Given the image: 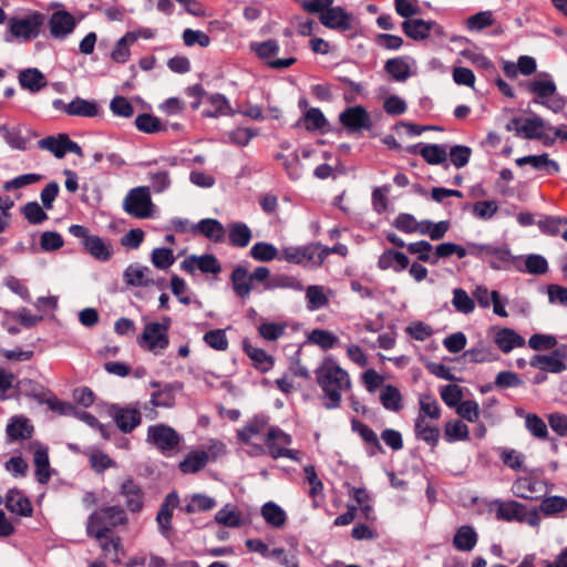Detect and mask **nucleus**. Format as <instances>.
I'll return each instance as SVG.
<instances>
[{
    "label": "nucleus",
    "instance_id": "28",
    "mask_svg": "<svg viewBox=\"0 0 567 567\" xmlns=\"http://www.w3.org/2000/svg\"><path fill=\"white\" fill-rule=\"evenodd\" d=\"M557 354L558 351H555L554 354H535L529 364L543 372L561 373L566 370V364L561 359L555 357Z\"/></svg>",
    "mask_w": 567,
    "mask_h": 567
},
{
    "label": "nucleus",
    "instance_id": "34",
    "mask_svg": "<svg viewBox=\"0 0 567 567\" xmlns=\"http://www.w3.org/2000/svg\"><path fill=\"white\" fill-rule=\"evenodd\" d=\"M477 544V534L470 525L461 526L453 537V546L460 551H470Z\"/></svg>",
    "mask_w": 567,
    "mask_h": 567
},
{
    "label": "nucleus",
    "instance_id": "5",
    "mask_svg": "<svg viewBox=\"0 0 567 567\" xmlns=\"http://www.w3.org/2000/svg\"><path fill=\"white\" fill-rule=\"evenodd\" d=\"M292 443L290 434L286 433L278 426H270L265 437V445L268 450L269 455L274 460L286 457L292 461H300V451L290 450L289 446Z\"/></svg>",
    "mask_w": 567,
    "mask_h": 567
},
{
    "label": "nucleus",
    "instance_id": "27",
    "mask_svg": "<svg viewBox=\"0 0 567 567\" xmlns=\"http://www.w3.org/2000/svg\"><path fill=\"white\" fill-rule=\"evenodd\" d=\"M194 233H199L214 243H221L225 239V228L223 224L215 218H205L193 226Z\"/></svg>",
    "mask_w": 567,
    "mask_h": 567
},
{
    "label": "nucleus",
    "instance_id": "35",
    "mask_svg": "<svg viewBox=\"0 0 567 567\" xmlns=\"http://www.w3.org/2000/svg\"><path fill=\"white\" fill-rule=\"evenodd\" d=\"M252 238L251 229L243 221L229 225L228 239L233 247L245 248Z\"/></svg>",
    "mask_w": 567,
    "mask_h": 567
},
{
    "label": "nucleus",
    "instance_id": "17",
    "mask_svg": "<svg viewBox=\"0 0 567 567\" xmlns=\"http://www.w3.org/2000/svg\"><path fill=\"white\" fill-rule=\"evenodd\" d=\"M74 17L64 10L55 11L49 19L50 34L54 39H65L75 29Z\"/></svg>",
    "mask_w": 567,
    "mask_h": 567
},
{
    "label": "nucleus",
    "instance_id": "54",
    "mask_svg": "<svg viewBox=\"0 0 567 567\" xmlns=\"http://www.w3.org/2000/svg\"><path fill=\"white\" fill-rule=\"evenodd\" d=\"M135 126L138 131L147 134H154L164 130L159 118L148 113L137 115Z\"/></svg>",
    "mask_w": 567,
    "mask_h": 567
},
{
    "label": "nucleus",
    "instance_id": "7",
    "mask_svg": "<svg viewBox=\"0 0 567 567\" xmlns=\"http://www.w3.org/2000/svg\"><path fill=\"white\" fill-rule=\"evenodd\" d=\"M69 233L76 238H81L85 250L95 259L107 261L112 257V246L106 244L101 237L90 235L86 227L76 224L71 225Z\"/></svg>",
    "mask_w": 567,
    "mask_h": 567
},
{
    "label": "nucleus",
    "instance_id": "38",
    "mask_svg": "<svg viewBox=\"0 0 567 567\" xmlns=\"http://www.w3.org/2000/svg\"><path fill=\"white\" fill-rule=\"evenodd\" d=\"M268 424V417L265 415H256L244 427L237 431V437L244 443H249L250 440L261 433Z\"/></svg>",
    "mask_w": 567,
    "mask_h": 567
},
{
    "label": "nucleus",
    "instance_id": "63",
    "mask_svg": "<svg viewBox=\"0 0 567 567\" xmlns=\"http://www.w3.org/2000/svg\"><path fill=\"white\" fill-rule=\"evenodd\" d=\"M215 506L216 501L213 497L204 494H195L186 505L185 511L187 513L207 512L213 509Z\"/></svg>",
    "mask_w": 567,
    "mask_h": 567
},
{
    "label": "nucleus",
    "instance_id": "61",
    "mask_svg": "<svg viewBox=\"0 0 567 567\" xmlns=\"http://www.w3.org/2000/svg\"><path fill=\"white\" fill-rule=\"evenodd\" d=\"M561 225H567V218L557 216H545L537 221V226L545 235L557 236L560 234Z\"/></svg>",
    "mask_w": 567,
    "mask_h": 567
},
{
    "label": "nucleus",
    "instance_id": "11",
    "mask_svg": "<svg viewBox=\"0 0 567 567\" xmlns=\"http://www.w3.org/2000/svg\"><path fill=\"white\" fill-rule=\"evenodd\" d=\"M279 49L277 40L274 39L250 43V50L255 52L260 60L266 61V64L271 69H287L297 62L296 58L276 59L270 61L269 59L276 55L279 52Z\"/></svg>",
    "mask_w": 567,
    "mask_h": 567
},
{
    "label": "nucleus",
    "instance_id": "23",
    "mask_svg": "<svg viewBox=\"0 0 567 567\" xmlns=\"http://www.w3.org/2000/svg\"><path fill=\"white\" fill-rule=\"evenodd\" d=\"M33 463L35 466V476L40 484H47L51 478V468L48 447L39 442H34Z\"/></svg>",
    "mask_w": 567,
    "mask_h": 567
},
{
    "label": "nucleus",
    "instance_id": "46",
    "mask_svg": "<svg viewBox=\"0 0 567 567\" xmlns=\"http://www.w3.org/2000/svg\"><path fill=\"white\" fill-rule=\"evenodd\" d=\"M136 42V37L132 33H125L115 44L111 58L116 63H125L130 55V45Z\"/></svg>",
    "mask_w": 567,
    "mask_h": 567
},
{
    "label": "nucleus",
    "instance_id": "18",
    "mask_svg": "<svg viewBox=\"0 0 567 567\" xmlns=\"http://www.w3.org/2000/svg\"><path fill=\"white\" fill-rule=\"evenodd\" d=\"M402 30L405 35L412 40L421 41L430 37L431 32H441L442 27L434 21H425L423 19H408L402 23Z\"/></svg>",
    "mask_w": 567,
    "mask_h": 567
},
{
    "label": "nucleus",
    "instance_id": "14",
    "mask_svg": "<svg viewBox=\"0 0 567 567\" xmlns=\"http://www.w3.org/2000/svg\"><path fill=\"white\" fill-rule=\"evenodd\" d=\"M319 21L326 28L338 30L341 32L349 31L353 28L352 14L348 13L341 7L330 6L327 10H324V12H322V14H320Z\"/></svg>",
    "mask_w": 567,
    "mask_h": 567
},
{
    "label": "nucleus",
    "instance_id": "58",
    "mask_svg": "<svg viewBox=\"0 0 567 567\" xmlns=\"http://www.w3.org/2000/svg\"><path fill=\"white\" fill-rule=\"evenodd\" d=\"M305 126L307 131H322L328 121L322 111L318 107H311L303 114Z\"/></svg>",
    "mask_w": 567,
    "mask_h": 567
},
{
    "label": "nucleus",
    "instance_id": "57",
    "mask_svg": "<svg viewBox=\"0 0 567 567\" xmlns=\"http://www.w3.org/2000/svg\"><path fill=\"white\" fill-rule=\"evenodd\" d=\"M452 305L458 312L464 315L472 313L475 309L474 300L462 288H455L453 290Z\"/></svg>",
    "mask_w": 567,
    "mask_h": 567
},
{
    "label": "nucleus",
    "instance_id": "4",
    "mask_svg": "<svg viewBox=\"0 0 567 567\" xmlns=\"http://www.w3.org/2000/svg\"><path fill=\"white\" fill-rule=\"evenodd\" d=\"M44 22L45 16L34 11L21 18H10L8 20V31L12 38L27 42L39 37Z\"/></svg>",
    "mask_w": 567,
    "mask_h": 567
},
{
    "label": "nucleus",
    "instance_id": "8",
    "mask_svg": "<svg viewBox=\"0 0 567 567\" xmlns=\"http://www.w3.org/2000/svg\"><path fill=\"white\" fill-rule=\"evenodd\" d=\"M181 441V435L169 425L156 424L147 429V442L153 444L163 455L175 451Z\"/></svg>",
    "mask_w": 567,
    "mask_h": 567
},
{
    "label": "nucleus",
    "instance_id": "32",
    "mask_svg": "<svg viewBox=\"0 0 567 567\" xmlns=\"http://www.w3.org/2000/svg\"><path fill=\"white\" fill-rule=\"evenodd\" d=\"M151 269L145 266L130 265L124 271V281L133 287H147L154 284V280L148 277Z\"/></svg>",
    "mask_w": 567,
    "mask_h": 567
},
{
    "label": "nucleus",
    "instance_id": "64",
    "mask_svg": "<svg viewBox=\"0 0 567 567\" xmlns=\"http://www.w3.org/2000/svg\"><path fill=\"white\" fill-rule=\"evenodd\" d=\"M309 341L318 344L323 350L332 349L338 342V338L327 330L315 329L308 337Z\"/></svg>",
    "mask_w": 567,
    "mask_h": 567
},
{
    "label": "nucleus",
    "instance_id": "22",
    "mask_svg": "<svg viewBox=\"0 0 567 567\" xmlns=\"http://www.w3.org/2000/svg\"><path fill=\"white\" fill-rule=\"evenodd\" d=\"M496 518L504 522H519L525 520V505L516 501H495Z\"/></svg>",
    "mask_w": 567,
    "mask_h": 567
},
{
    "label": "nucleus",
    "instance_id": "52",
    "mask_svg": "<svg viewBox=\"0 0 567 567\" xmlns=\"http://www.w3.org/2000/svg\"><path fill=\"white\" fill-rule=\"evenodd\" d=\"M307 308L311 311L323 308L328 305L329 299L323 292L321 286H309L306 291Z\"/></svg>",
    "mask_w": 567,
    "mask_h": 567
},
{
    "label": "nucleus",
    "instance_id": "53",
    "mask_svg": "<svg viewBox=\"0 0 567 567\" xmlns=\"http://www.w3.org/2000/svg\"><path fill=\"white\" fill-rule=\"evenodd\" d=\"M537 485L538 482L530 477H519L513 484V492L519 498L533 499L537 492Z\"/></svg>",
    "mask_w": 567,
    "mask_h": 567
},
{
    "label": "nucleus",
    "instance_id": "50",
    "mask_svg": "<svg viewBox=\"0 0 567 567\" xmlns=\"http://www.w3.org/2000/svg\"><path fill=\"white\" fill-rule=\"evenodd\" d=\"M44 209L38 202H28L20 208L21 214L32 225H40L49 218Z\"/></svg>",
    "mask_w": 567,
    "mask_h": 567
},
{
    "label": "nucleus",
    "instance_id": "49",
    "mask_svg": "<svg viewBox=\"0 0 567 567\" xmlns=\"http://www.w3.org/2000/svg\"><path fill=\"white\" fill-rule=\"evenodd\" d=\"M545 128V121L540 116L535 115L523 121L519 132H522V137L524 138L536 140L537 137H543L540 132Z\"/></svg>",
    "mask_w": 567,
    "mask_h": 567
},
{
    "label": "nucleus",
    "instance_id": "30",
    "mask_svg": "<svg viewBox=\"0 0 567 567\" xmlns=\"http://www.w3.org/2000/svg\"><path fill=\"white\" fill-rule=\"evenodd\" d=\"M209 460L206 451H190L183 461L179 462L178 468L184 474H194L203 470Z\"/></svg>",
    "mask_w": 567,
    "mask_h": 567
},
{
    "label": "nucleus",
    "instance_id": "41",
    "mask_svg": "<svg viewBox=\"0 0 567 567\" xmlns=\"http://www.w3.org/2000/svg\"><path fill=\"white\" fill-rule=\"evenodd\" d=\"M419 154L430 165H440L446 162V147L441 144H424Z\"/></svg>",
    "mask_w": 567,
    "mask_h": 567
},
{
    "label": "nucleus",
    "instance_id": "47",
    "mask_svg": "<svg viewBox=\"0 0 567 567\" xmlns=\"http://www.w3.org/2000/svg\"><path fill=\"white\" fill-rule=\"evenodd\" d=\"M385 71L399 82L405 81L410 75V65L403 58L389 59L384 65Z\"/></svg>",
    "mask_w": 567,
    "mask_h": 567
},
{
    "label": "nucleus",
    "instance_id": "29",
    "mask_svg": "<svg viewBox=\"0 0 567 567\" xmlns=\"http://www.w3.org/2000/svg\"><path fill=\"white\" fill-rule=\"evenodd\" d=\"M230 280L233 289L238 297L245 298L250 295L252 289V280L247 268L244 266L235 267L231 272Z\"/></svg>",
    "mask_w": 567,
    "mask_h": 567
},
{
    "label": "nucleus",
    "instance_id": "2",
    "mask_svg": "<svg viewBox=\"0 0 567 567\" xmlns=\"http://www.w3.org/2000/svg\"><path fill=\"white\" fill-rule=\"evenodd\" d=\"M127 523V516L118 505L105 506L93 512L86 520V534L103 539L115 527Z\"/></svg>",
    "mask_w": 567,
    "mask_h": 567
},
{
    "label": "nucleus",
    "instance_id": "42",
    "mask_svg": "<svg viewBox=\"0 0 567 567\" xmlns=\"http://www.w3.org/2000/svg\"><path fill=\"white\" fill-rule=\"evenodd\" d=\"M244 349L246 354L252 360L254 367L257 370L267 372L272 368L274 360L265 350L250 344H245Z\"/></svg>",
    "mask_w": 567,
    "mask_h": 567
},
{
    "label": "nucleus",
    "instance_id": "45",
    "mask_svg": "<svg viewBox=\"0 0 567 567\" xmlns=\"http://www.w3.org/2000/svg\"><path fill=\"white\" fill-rule=\"evenodd\" d=\"M0 135L12 148L20 151H25L28 148L29 140L22 135L20 127L0 125Z\"/></svg>",
    "mask_w": 567,
    "mask_h": 567
},
{
    "label": "nucleus",
    "instance_id": "20",
    "mask_svg": "<svg viewBox=\"0 0 567 567\" xmlns=\"http://www.w3.org/2000/svg\"><path fill=\"white\" fill-rule=\"evenodd\" d=\"M6 432L10 442L22 441L32 437L34 427L28 417L16 415L10 419Z\"/></svg>",
    "mask_w": 567,
    "mask_h": 567
},
{
    "label": "nucleus",
    "instance_id": "24",
    "mask_svg": "<svg viewBox=\"0 0 567 567\" xmlns=\"http://www.w3.org/2000/svg\"><path fill=\"white\" fill-rule=\"evenodd\" d=\"M4 505L8 511L20 516L30 517L33 513L30 499L18 488L8 492Z\"/></svg>",
    "mask_w": 567,
    "mask_h": 567
},
{
    "label": "nucleus",
    "instance_id": "44",
    "mask_svg": "<svg viewBox=\"0 0 567 567\" xmlns=\"http://www.w3.org/2000/svg\"><path fill=\"white\" fill-rule=\"evenodd\" d=\"M249 255L257 261L268 262L274 259L279 260L280 252L274 245L266 241H258L250 248Z\"/></svg>",
    "mask_w": 567,
    "mask_h": 567
},
{
    "label": "nucleus",
    "instance_id": "31",
    "mask_svg": "<svg viewBox=\"0 0 567 567\" xmlns=\"http://www.w3.org/2000/svg\"><path fill=\"white\" fill-rule=\"evenodd\" d=\"M414 433L417 440L435 447L440 441V430L437 426L430 425L424 415H417L414 422Z\"/></svg>",
    "mask_w": 567,
    "mask_h": 567
},
{
    "label": "nucleus",
    "instance_id": "26",
    "mask_svg": "<svg viewBox=\"0 0 567 567\" xmlns=\"http://www.w3.org/2000/svg\"><path fill=\"white\" fill-rule=\"evenodd\" d=\"M18 80L20 86L31 93H37L48 85L45 75L37 68L20 71Z\"/></svg>",
    "mask_w": 567,
    "mask_h": 567
},
{
    "label": "nucleus",
    "instance_id": "10",
    "mask_svg": "<svg viewBox=\"0 0 567 567\" xmlns=\"http://www.w3.org/2000/svg\"><path fill=\"white\" fill-rule=\"evenodd\" d=\"M339 122L349 134H358L372 128L370 115L362 105L344 109L339 114Z\"/></svg>",
    "mask_w": 567,
    "mask_h": 567
},
{
    "label": "nucleus",
    "instance_id": "16",
    "mask_svg": "<svg viewBox=\"0 0 567 567\" xmlns=\"http://www.w3.org/2000/svg\"><path fill=\"white\" fill-rule=\"evenodd\" d=\"M19 385V389L22 393H24L25 395L28 396H31L33 399H35L38 402H45L49 408L53 411H59L61 413H64V409L66 408V404L59 401L56 398H49V399H45V390L44 388L30 380V379H24V380H21L19 381L18 383Z\"/></svg>",
    "mask_w": 567,
    "mask_h": 567
},
{
    "label": "nucleus",
    "instance_id": "55",
    "mask_svg": "<svg viewBox=\"0 0 567 567\" xmlns=\"http://www.w3.org/2000/svg\"><path fill=\"white\" fill-rule=\"evenodd\" d=\"M548 271V262L542 255H527L523 264V271L530 275H544Z\"/></svg>",
    "mask_w": 567,
    "mask_h": 567
},
{
    "label": "nucleus",
    "instance_id": "48",
    "mask_svg": "<svg viewBox=\"0 0 567 567\" xmlns=\"http://www.w3.org/2000/svg\"><path fill=\"white\" fill-rule=\"evenodd\" d=\"M529 93L535 94L542 101L549 99L556 93V84L551 79L548 80H533L527 84Z\"/></svg>",
    "mask_w": 567,
    "mask_h": 567
},
{
    "label": "nucleus",
    "instance_id": "1",
    "mask_svg": "<svg viewBox=\"0 0 567 567\" xmlns=\"http://www.w3.org/2000/svg\"><path fill=\"white\" fill-rule=\"evenodd\" d=\"M317 382L328 402L324 406L329 410L337 409L341 403V393L351 386L349 374L339 367L332 359H327L316 369Z\"/></svg>",
    "mask_w": 567,
    "mask_h": 567
},
{
    "label": "nucleus",
    "instance_id": "19",
    "mask_svg": "<svg viewBox=\"0 0 567 567\" xmlns=\"http://www.w3.org/2000/svg\"><path fill=\"white\" fill-rule=\"evenodd\" d=\"M178 505V496L175 492L169 493L162 503L156 522L162 536L169 538L172 530L173 511Z\"/></svg>",
    "mask_w": 567,
    "mask_h": 567
},
{
    "label": "nucleus",
    "instance_id": "21",
    "mask_svg": "<svg viewBox=\"0 0 567 567\" xmlns=\"http://www.w3.org/2000/svg\"><path fill=\"white\" fill-rule=\"evenodd\" d=\"M409 257L394 249H385L378 259V267L381 270L392 269L394 272H402L409 268Z\"/></svg>",
    "mask_w": 567,
    "mask_h": 567
},
{
    "label": "nucleus",
    "instance_id": "56",
    "mask_svg": "<svg viewBox=\"0 0 567 567\" xmlns=\"http://www.w3.org/2000/svg\"><path fill=\"white\" fill-rule=\"evenodd\" d=\"M420 403V413L419 415H424V420L426 417L439 420L441 416V409L437 400L431 394H422L419 399Z\"/></svg>",
    "mask_w": 567,
    "mask_h": 567
},
{
    "label": "nucleus",
    "instance_id": "25",
    "mask_svg": "<svg viewBox=\"0 0 567 567\" xmlns=\"http://www.w3.org/2000/svg\"><path fill=\"white\" fill-rule=\"evenodd\" d=\"M352 430L358 433L362 441L369 446L368 454L375 456L378 453H384L377 433L367 424L353 419L351 422Z\"/></svg>",
    "mask_w": 567,
    "mask_h": 567
},
{
    "label": "nucleus",
    "instance_id": "36",
    "mask_svg": "<svg viewBox=\"0 0 567 567\" xmlns=\"http://www.w3.org/2000/svg\"><path fill=\"white\" fill-rule=\"evenodd\" d=\"M99 114V105L94 101L76 96L68 104V115L94 117Z\"/></svg>",
    "mask_w": 567,
    "mask_h": 567
},
{
    "label": "nucleus",
    "instance_id": "60",
    "mask_svg": "<svg viewBox=\"0 0 567 567\" xmlns=\"http://www.w3.org/2000/svg\"><path fill=\"white\" fill-rule=\"evenodd\" d=\"M567 508V499L563 496H549L542 501L539 511L545 516H553Z\"/></svg>",
    "mask_w": 567,
    "mask_h": 567
},
{
    "label": "nucleus",
    "instance_id": "59",
    "mask_svg": "<svg viewBox=\"0 0 567 567\" xmlns=\"http://www.w3.org/2000/svg\"><path fill=\"white\" fill-rule=\"evenodd\" d=\"M267 289L286 288L296 291H302V282L293 276L278 275L272 277L266 285Z\"/></svg>",
    "mask_w": 567,
    "mask_h": 567
},
{
    "label": "nucleus",
    "instance_id": "6",
    "mask_svg": "<svg viewBox=\"0 0 567 567\" xmlns=\"http://www.w3.org/2000/svg\"><path fill=\"white\" fill-rule=\"evenodd\" d=\"M320 243H310L305 246L297 247H285L280 250L279 260H285L288 264L298 265L303 268H319L318 264V250L320 249Z\"/></svg>",
    "mask_w": 567,
    "mask_h": 567
},
{
    "label": "nucleus",
    "instance_id": "12",
    "mask_svg": "<svg viewBox=\"0 0 567 567\" xmlns=\"http://www.w3.org/2000/svg\"><path fill=\"white\" fill-rule=\"evenodd\" d=\"M138 344L147 351L158 354L168 347V334L161 331L157 322H151L145 326Z\"/></svg>",
    "mask_w": 567,
    "mask_h": 567
},
{
    "label": "nucleus",
    "instance_id": "13",
    "mask_svg": "<svg viewBox=\"0 0 567 567\" xmlns=\"http://www.w3.org/2000/svg\"><path fill=\"white\" fill-rule=\"evenodd\" d=\"M110 411L116 426L123 433H131L142 422V414L137 408L114 404Z\"/></svg>",
    "mask_w": 567,
    "mask_h": 567
},
{
    "label": "nucleus",
    "instance_id": "37",
    "mask_svg": "<svg viewBox=\"0 0 567 567\" xmlns=\"http://www.w3.org/2000/svg\"><path fill=\"white\" fill-rule=\"evenodd\" d=\"M208 102L214 107V110H204L202 113L204 117L216 118L220 115L234 114V111L231 110L230 104L224 94H210L208 96Z\"/></svg>",
    "mask_w": 567,
    "mask_h": 567
},
{
    "label": "nucleus",
    "instance_id": "15",
    "mask_svg": "<svg viewBox=\"0 0 567 567\" xmlns=\"http://www.w3.org/2000/svg\"><path fill=\"white\" fill-rule=\"evenodd\" d=\"M118 495L124 498L125 507L131 513H140L143 509L144 492L132 477H127L121 483Z\"/></svg>",
    "mask_w": 567,
    "mask_h": 567
},
{
    "label": "nucleus",
    "instance_id": "62",
    "mask_svg": "<svg viewBox=\"0 0 567 567\" xmlns=\"http://www.w3.org/2000/svg\"><path fill=\"white\" fill-rule=\"evenodd\" d=\"M215 520L226 527H239L243 524L240 513L236 509H228V507L219 509L215 515Z\"/></svg>",
    "mask_w": 567,
    "mask_h": 567
},
{
    "label": "nucleus",
    "instance_id": "9",
    "mask_svg": "<svg viewBox=\"0 0 567 567\" xmlns=\"http://www.w3.org/2000/svg\"><path fill=\"white\" fill-rule=\"evenodd\" d=\"M150 188L138 186L131 189L124 198L123 208L132 217L148 218L152 215Z\"/></svg>",
    "mask_w": 567,
    "mask_h": 567
},
{
    "label": "nucleus",
    "instance_id": "33",
    "mask_svg": "<svg viewBox=\"0 0 567 567\" xmlns=\"http://www.w3.org/2000/svg\"><path fill=\"white\" fill-rule=\"evenodd\" d=\"M494 341L504 353L511 352L514 348L525 346V339L511 328L501 329L496 333Z\"/></svg>",
    "mask_w": 567,
    "mask_h": 567
},
{
    "label": "nucleus",
    "instance_id": "3",
    "mask_svg": "<svg viewBox=\"0 0 567 567\" xmlns=\"http://www.w3.org/2000/svg\"><path fill=\"white\" fill-rule=\"evenodd\" d=\"M470 254L486 260L494 270L515 268L523 271L520 257L512 255L507 246L470 244Z\"/></svg>",
    "mask_w": 567,
    "mask_h": 567
},
{
    "label": "nucleus",
    "instance_id": "43",
    "mask_svg": "<svg viewBox=\"0 0 567 567\" xmlns=\"http://www.w3.org/2000/svg\"><path fill=\"white\" fill-rule=\"evenodd\" d=\"M68 134L62 133L58 136H48L38 142L41 150L51 152L56 158H63L65 156V142Z\"/></svg>",
    "mask_w": 567,
    "mask_h": 567
},
{
    "label": "nucleus",
    "instance_id": "39",
    "mask_svg": "<svg viewBox=\"0 0 567 567\" xmlns=\"http://www.w3.org/2000/svg\"><path fill=\"white\" fill-rule=\"evenodd\" d=\"M380 401L385 410L399 412L403 408L402 395L394 385L386 384L380 393Z\"/></svg>",
    "mask_w": 567,
    "mask_h": 567
},
{
    "label": "nucleus",
    "instance_id": "40",
    "mask_svg": "<svg viewBox=\"0 0 567 567\" xmlns=\"http://www.w3.org/2000/svg\"><path fill=\"white\" fill-rule=\"evenodd\" d=\"M261 515L266 523L275 528H280L287 520L285 511L272 502H267L261 507Z\"/></svg>",
    "mask_w": 567,
    "mask_h": 567
},
{
    "label": "nucleus",
    "instance_id": "51",
    "mask_svg": "<svg viewBox=\"0 0 567 567\" xmlns=\"http://www.w3.org/2000/svg\"><path fill=\"white\" fill-rule=\"evenodd\" d=\"M406 250L417 256V260L433 266V245L427 240H419L406 245Z\"/></svg>",
    "mask_w": 567,
    "mask_h": 567
}]
</instances>
